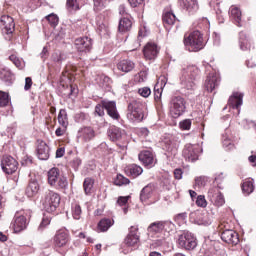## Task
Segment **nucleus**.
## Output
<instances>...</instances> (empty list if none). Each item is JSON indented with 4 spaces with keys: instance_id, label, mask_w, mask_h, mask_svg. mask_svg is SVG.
I'll return each mask as SVG.
<instances>
[{
    "instance_id": "7c9ffc66",
    "label": "nucleus",
    "mask_w": 256,
    "mask_h": 256,
    "mask_svg": "<svg viewBox=\"0 0 256 256\" xmlns=\"http://www.w3.org/2000/svg\"><path fill=\"white\" fill-rule=\"evenodd\" d=\"M117 67L119 71H122L123 73H129L135 69V63H133L131 60H122L118 63Z\"/></svg>"
},
{
    "instance_id": "a19ab883",
    "label": "nucleus",
    "mask_w": 256,
    "mask_h": 256,
    "mask_svg": "<svg viewBox=\"0 0 256 256\" xmlns=\"http://www.w3.org/2000/svg\"><path fill=\"white\" fill-rule=\"evenodd\" d=\"M11 101L9 94L3 91H0V107H7Z\"/></svg>"
},
{
    "instance_id": "393cba45",
    "label": "nucleus",
    "mask_w": 256,
    "mask_h": 256,
    "mask_svg": "<svg viewBox=\"0 0 256 256\" xmlns=\"http://www.w3.org/2000/svg\"><path fill=\"white\" fill-rule=\"evenodd\" d=\"M36 152L40 161H47L49 159V146L44 141L39 142Z\"/></svg>"
},
{
    "instance_id": "8fccbe9b",
    "label": "nucleus",
    "mask_w": 256,
    "mask_h": 256,
    "mask_svg": "<svg viewBox=\"0 0 256 256\" xmlns=\"http://www.w3.org/2000/svg\"><path fill=\"white\" fill-rule=\"evenodd\" d=\"M129 199H131V196H120L117 200V204L120 207H125V205H127V203H129Z\"/></svg>"
},
{
    "instance_id": "b1692460",
    "label": "nucleus",
    "mask_w": 256,
    "mask_h": 256,
    "mask_svg": "<svg viewBox=\"0 0 256 256\" xmlns=\"http://www.w3.org/2000/svg\"><path fill=\"white\" fill-rule=\"evenodd\" d=\"M12 227L15 233H21V231H25V229H27V218H25L23 215L15 216Z\"/></svg>"
},
{
    "instance_id": "e433bc0d",
    "label": "nucleus",
    "mask_w": 256,
    "mask_h": 256,
    "mask_svg": "<svg viewBox=\"0 0 256 256\" xmlns=\"http://www.w3.org/2000/svg\"><path fill=\"white\" fill-rule=\"evenodd\" d=\"M240 49L242 51H247L248 49H251V40L247 38V34L244 32L240 33Z\"/></svg>"
},
{
    "instance_id": "f257e3e1",
    "label": "nucleus",
    "mask_w": 256,
    "mask_h": 256,
    "mask_svg": "<svg viewBox=\"0 0 256 256\" xmlns=\"http://www.w3.org/2000/svg\"><path fill=\"white\" fill-rule=\"evenodd\" d=\"M47 175L48 183L51 187H55V189H67L69 182L67 181V177L61 174L59 168H51Z\"/></svg>"
},
{
    "instance_id": "f8f14e48",
    "label": "nucleus",
    "mask_w": 256,
    "mask_h": 256,
    "mask_svg": "<svg viewBox=\"0 0 256 256\" xmlns=\"http://www.w3.org/2000/svg\"><path fill=\"white\" fill-rule=\"evenodd\" d=\"M166 225H169V222L157 221L151 223L148 228V237H159L163 233V229H165Z\"/></svg>"
},
{
    "instance_id": "6e6d98bb",
    "label": "nucleus",
    "mask_w": 256,
    "mask_h": 256,
    "mask_svg": "<svg viewBox=\"0 0 256 256\" xmlns=\"http://www.w3.org/2000/svg\"><path fill=\"white\" fill-rule=\"evenodd\" d=\"M74 119L77 123H81L83 121H85V119H87V114L80 112L75 114Z\"/></svg>"
},
{
    "instance_id": "412c9836",
    "label": "nucleus",
    "mask_w": 256,
    "mask_h": 256,
    "mask_svg": "<svg viewBox=\"0 0 256 256\" xmlns=\"http://www.w3.org/2000/svg\"><path fill=\"white\" fill-rule=\"evenodd\" d=\"M243 97L244 94L241 92L232 93L228 100V105H230L232 109H237L239 111V109H241V105H243Z\"/></svg>"
},
{
    "instance_id": "864d4df0",
    "label": "nucleus",
    "mask_w": 256,
    "mask_h": 256,
    "mask_svg": "<svg viewBox=\"0 0 256 256\" xmlns=\"http://www.w3.org/2000/svg\"><path fill=\"white\" fill-rule=\"evenodd\" d=\"M180 129H182L183 131H189V129H191V120L186 119L182 122H180Z\"/></svg>"
},
{
    "instance_id": "79ce46f5",
    "label": "nucleus",
    "mask_w": 256,
    "mask_h": 256,
    "mask_svg": "<svg viewBox=\"0 0 256 256\" xmlns=\"http://www.w3.org/2000/svg\"><path fill=\"white\" fill-rule=\"evenodd\" d=\"M114 183L115 185H118L119 187H121V185H129L131 181L128 178H125V176L118 174L116 176Z\"/></svg>"
},
{
    "instance_id": "2f4dec72",
    "label": "nucleus",
    "mask_w": 256,
    "mask_h": 256,
    "mask_svg": "<svg viewBox=\"0 0 256 256\" xmlns=\"http://www.w3.org/2000/svg\"><path fill=\"white\" fill-rule=\"evenodd\" d=\"M219 85V82L217 80V76L211 75L208 76L205 82V89L208 91V93H213L215 87Z\"/></svg>"
},
{
    "instance_id": "aec40b11",
    "label": "nucleus",
    "mask_w": 256,
    "mask_h": 256,
    "mask_svg": "<svg viewBox=\"0 0 256 256\" xmlns=\"http://www.w3.org/2000/svg\"><path fill=\"white\" fill-rule=\"evenodd\" d=\"M143 53H144L145 59H148L151 61L153 59H156L157 55H159V48L155 43H147L143 49Z\"/></svg>"
},
{
    "instance_id": "5701e85b",
    "label": "nucleus",
    "mask_w": 256,
    "mask_h": 256,
    "mask_svg": "<svg viewBox=\"0 0 256 256\" xmlns=\"http://www.w3.org/2000/svg\"><path fill=\"white\" fill-rule=\"evenodd\" d=\"M69 243V235L65 232H58L53 239V245L55 249H61Z\"/></svg>"
},
{
    "instance_id": "338daca9",
    "label": "nucleus",
    "mask_w": 256,
    "mask_h": 256,
    "mask_svg": "<svg viewBox=\"0 0 256 256\" xmlns=\"http://www.w3.org/2000/svg\"><path fill=\"white\" fill-rule=\"evenodd\" d=\"M63 155H65V148H58L56 150V157L61 158Z\"/></svg>"
},
{
    "instance_id": "58836bf2",
    "label": "nucleus",
    "mask_w": 256,
    "mask_h": 256,
    "mask_svg": "<svg viewBox=\"0 0 256 256\" xmlns=\"http://www.w3.org/2000/svg\"><path fill=\"white\" fill-rule=\"evenodd\" d=\"M162 19L164 25H175V21H177V18L175 17V14H173V12L164 13Z\"/></svg>"
},
{
    "instance_id": "ddd939ff",
    "label": "nucleus",
    "mask_w": 256,
    "mask_h": 256,
    "mask_svg": "<svg viewBox=\"0 0 256 256\" xmlns=\"http://www.w3.org/2000/svg\"><path fill=\"white\" fill-rule=\"evenodd\" d=\"M75 49L80 53H87V51H91V47L93 42L89 37L77 38L74 42Z\"/></svg>"
},
{
    "instance_id": "de8ad7c7",
    "label": "nucleus",
    "mask_w": 256,
    "mask_h": 256,
    "mask_svg": "<svg viewBox=\"0 0 256 256\" xmlns=\"http://www.w3.org/2000/svg\"><path fill=\"white\" fill-rule=\"evenodd\" d=\"M10 61H12V63H14V65L18 68V69H22L24 67L23 62H21V60H19V58H17V56L15 55H11L9 57Z\"/></svg>"
},
{
    "instance_id": "4c0bfd02",
    "label": "nucleus",
    "mask_w": 256,
    "mask_h": 256,
    "mask_svg": "<svg viewBox=\"0 0 256 256\" xmlns=\"http://www.w3.org/2000/svg\"><path fill=\"white\" fill-rule=\"evenodd\" d=\"M58 122L61 127L67 129L69 125V119L67 118V111L65 109H61L58 114Z\"/></svg>"
},
{
    "instance_id": "4468645a",
    "label": "nucleus",
    "mask_w": 256,
    "mask_h": 256,
    "mask_svg": "<svg viewBox=\"0 0 256 256\" xmlns=\"http://www.w3.org/2000/svg\"><path fill=\"white\" fill-rule=\"evenodd\" d=\"M102 105H103L104 109L107 111V115H109V117H111V119L118 121V119L121 116L119 115V112L117 111V103L115 101L102 100Z\"/></svg>"
},
{
    "instance_id": "6e6552de",
    "label": "nucleus",
    "mask_w": 256,
    "mask_h": 256,
    "mask_svg": "<svg viewBox=\"0 0 256 256\" xmlns=\"http://www.w3.org/2000/svg\"><path fill=\"white\" fill-rule=\"evenodd\" d=\"M181 141L177 136H167L163 140V149L167 151V153H171L172 155H176L177 149H179V144Z\"/></svg>"
},
{
    "instance_id": "bf43d9fd",
    "label": "nucleus",
    "mask_w": 256,
    "mask_h": 256,
    "mask_svg": "<svg viewBox=\"0 0 256 256\" xmlns=\"http://www.w3.org/2000/svg\"><path fill=\"white\" fill-rule=\"evenodd\" d=\"M32 85H33V80L31 79V77H26L25 86H24L25 91H29V89H31Z\"/></svg>"
},
{
    "instance_id": "c03bdc74",
    "label": "nucleus",
    "mask_w": 256,
    "mask_h": 256,
    "mask_svg": "<svg viewBox=\"0 0 256 256\" xmlns=\"http://www.w3.org/2000/svg\"><path fill=\"white\" fill-rule=\"evenodd\" d=\"M66 7L70 11H79V3L77 0H67Z\"/></svg>"
},
{
    "instance_id": "6ab92c4d",
    "label": "nucleus",
    "mask_w": 256,
    "mask_h": 256,
    "mask_svg": "<svg viewBox=\"0 0 256 256\" xmlns=\"http://www.w3.org/2000/svg\"><path fill=\"white\" fill-rule=\"evenodd\" d=\"M182 155L183 157H185V159H188L189 161H197V159H199V150L197 149V147L188 144L185 146V149H183Z\"/></svg>"
},
{
    "instance_id": "423d86ee",
    "label": "nucleus",
    "mask_w": 256,
    "mask_h": 256,
    "mask_svg": "<svg viewBox=\"0 0 256 256\" xmlns=\"http://www.w3.org/2000/svg\"><path fill=\"white\" fill-rule=\"evenodd\" d=\"M178 245L182 249L191 251L195 249V247H197V238H195V236L192 233L185 232L184 234L179 236Z\"/></svg>"
},
{
    "instance_id": "052dcab7",
    "label": "nucleus",
    "mask_w": 256,
    "mask_h": 256,
    "mask_svg": "<svg viewBox=\"0 0 256 256\" xmlns=\"http://www.w3.org/2000/svg\"><path fill=\"white\" fill-rule=\"evenodd\" d=\"M174 177L175 179H182L183 178V170L181 168H177L174 170Z\"/></svg>"
},
{
    "instance_id": "dca6fc26",
    "label": "nucleus",
    "mask_w": 256,
    "mask_h": 256,
    "mask_svg": "<svg viewBox=\"0 0 256 256\" xmlns=\"http://www.w3.org/2000/svg\"><path fill=\"white\" fill-rule=\"evenodd\" d=\"M138 158H139V161H141V163H143L145 167L155 166V163H156L155 155L153 154V152L149 150H144L140 152L138 155Z\"/></svg>"
},
{
    "instance_id": "1a4fd4ad",
    "label": "nucleus",
    "mask_w": 256,
    "mask_h": 256,
    "mask_svg": "<svg viewBox=\"0 0 256 256\" xmlns=\"http://www.w3.org/2000/svg\"><path fill=\"white\" fill-rule=\"evenodd\" d=\"M1 167L4 173L12 175L19 167V163L12 156H4L1 161Z\"/></svg>"
},
{
    "instance_id": "ea45409f",
    "label": "nucleus",
    "mask_w": 256,
    "mask_h": 256,
    "mask_svg": "<svg viewBox=\"0 0 256 256\" xmlns=\"http://www.w3.org/2000/svg\"><path fill=\"white\" fill-rule=\"evenodd\" d=\"M93 185H95V180H93V178H85L83 187L86 195H91V191H93Z\"/></svg>"
},
{
    "instance_id": "c756f323",
    "label": "nucleus",
    "mask_w": 256,
    "mask_h": 256,
    "mask_svg": "<svg viewBox=\"0 0 256 256\" xmlns=\"http://www.w3.org/2000/svg\"><path fill=\"white\" fill-rule=\"evenodd\" d=\"M126 175H129L130 177H139L141 173H143V168L141 166L136 164H131L125 168Z\"/></svg>"
},
{
    "instance_id": "39448f33",
    "label": "nucleus",
    "mask_w": 256,
    "mask_h": 256,
    "mask_svg": "<svg viewBox=\"0 0 256 256\" xmlns=\"http://www.w3.org/2000/svg\"><path fill=\"white\" fill-rule=\"evenodd\" d=\"M187 110V101L181 96L172 98L170 103V114L174 119H177Z\"/></svg>"
},
{
    "instance_id": "e2e57ef3",
    "label": "nucleus",
    "mask_w": 256,
    "mask_h": 256,
    "mask_svg": "<svg viewBox=\"0 0 256 256\" xmlns=\"http://www.w3.org/2000/svg\"><path fill=\"white\" fill-rule=\"evenodd\" d=\"M195 183L198 185V187H203L205 185V177L196 178Z\"/></svg>"
},
{
    "instance_id": "473e14b6",
    "label": "nucleus",
    "mask_w": 256,
    "mask_h": 256,
    "mask_svg": "<svg viewBox=\"0 0 256 256\" xmlns=\"http://www.w3.org/2000/svg\"><path fill=\"white\" fill-rule=\"evenodd\" d=\"M131 27H133V22L129 18H122L119 21L118 31L120 33H127V31H131Z\"/></svg>"
},
{
    "instance_id": "09e8293b",
    "label": "nucleus",
    "mask_w": 256,
    "mask_h": 256,
    "mask_svg": "<svg viewBox=\"0 0 256 256\" xmlns=\"http://www.w3.org/2000/svg\"><path fill=\"white\" fill-rule=\"evenodd\" d=\"M47 20L52 25V27H56V25L59 23V17H57L55 14L48 15Z\"/></svg>"
},
{
    "instance_id": "cd10ccee",
    "label": "nucleus",
    "mask_w": 256,
    "mask_h": 256,
    "mask_svg": "<svg viewBox=\"0 0 256 256\" xmlns=\"http://www.w3.org/2000/svg\"><path fill=\"white\" fill-rule=\"evenodd\" d=\"M154 192H155V186L151 184L145 186L140 193V201H142V203H145V201L153 197Z\"/></svg>"
},
{
    "instance_id": "f3484780",
    "label": "nucleus",
    "mask_w": 256,
    "mask_h": 256,
    "mask_svg": "<svg viewBox=\"0 0 256 256\" xmlns=\"http://www.w3.org/2000/svg\"><path fill=\"white\" fill-rule=\"evenodd\" d=\"M139 229L135 226H131L128 235L124 239V244L127 247H136L139 243V235H137Z\"/></svg>"
},
{
    "instance_id": "4d7b16f0",
    "label": "nucleus",
    "mask_w": 256,
    "mask_h": 256,
    "mask_svg": "<svg viewBox=\"0 0 256 256\" xmlns=\"http://www.w3.org/2000/svg\"><path fill=\"white\" fill-rule=\"evenodd\" d=\"M51 223V218L50 217H44L39 225V229L43 230Z\"/></svg>"
},
{
    "instance_id": "a211bd4d",
    "label": "nucleus",
    "mask_w": 256,
    "mask_h": 256,
    "mask_svg": "<svg viewBox=\"0 0 256 256\" xmlns=\"http://www.w3.org/2000/svg\"><path fill=\"white\" fill-rule=\"evenodd\" d=\"M108 137L111 141H123L127 137L125 130L112 126L108 130Z\"/></svg>"
},
{
    "instance_id": "c9c22d12",
    "label": "nucleus",
    "mask_w": 256,
    "mask_h": 256,
    "mask_svg": "<svg viewBox=\"0 0 256 256\" xmlns=\"http://www.w3.org/2000/svg\"><path fill=\"white\" fill-rule=\"evenodd\" d=\"M242 191L245 195H251L255 191V185L253 179L245 180L242 184Z\"/></svg>"
},
{
    "instance_id": "9b49d317",
    "label": "nucleus",
    "mask_w": 256,
    "mask_h": 256,
    "mask_svg": "<svg viewBox=\"0 0 256 256\" xmlns=\"http://www.w3.org/2000/svg\"><path fill=\"white\" fill-rule=\"evenodd\" d=\"M208 199L213 203V205H216V207H223V205H225V197H223V194L217 187L209 189Z\"/></svg>"
},
{
    "instance_id": "0e129e2a",
    "label": "nucleus",
    "mask_w": 256,
    "mask_h": 256,
    "mask_svg": "<svg viewBox=\"0 0 256 256\" xmlns=\"http://www.w3.org/2000/svg\"><path fill=\"white\" fill-rule=\"evenodd\" d=\"M187 219V212L180 213L176 216V221H185Z\"/></svg>"
},
{
    "instance_id": "5fc2aeb1",
    "label": "nucleus",
    "mask_w": 256,
    "mask_h": 256,
    "mask_svg": "<svg viewBox=\"0 0 256 256\" xmlns=\"http://www.w3.org/2000/svg\"><path fill=\"white\" fill-rule=\"evenodd\" d=\"M138 93H139V95H141V97L147 98V97H149V95H151V88H149V87L140 88L138 90Z\"/></svg>"
},
{
    "instance_id": "13d9d810",
    "label": "nucleus",
    "mask_w": 256,
    "mask_h": 256,
    "mask_svg": "<svg viewBox=\"0 0 256 256\" xmlns=\"http://www.w3.org/2000/svg\"><path fill=\"white\" fill-rule=\"evenodd\" d=\"M71 167H73V169H79V166L81 165V159L79 158H74L71 162H70Z\"/></svg>"
},
{
    "instance_id": "20e7f679",
    "label": "nucleus",
    "mask_w": 256,
    "mask_h": 256,
    "mask_svg": "<svg viewBox=\"0 0 256 256\" xmlns=\"http://www.w3.org/2000/svg\"><path fill=\"white\" fill-rule=\"evenodd\" d=\"M199 77V68L197 66H188L183 68V81L186 89H194L197 85V78Z\"/></svg>"
},
{
    "instance_id": "2eb2a0df",
    "label": "nucleus",
    "mask_w": 256,
    "mask_h": 256,
    "mask_svg": "<svg viewBox=\"0 0 256 256\" xmlns=\"http://www.w3.org/2000/svg\"><path fill=\"white\" fill-rule=\"evenodd\" d=\"M221 239L224 243L228 245H238L239 244V234L235 230L226 229L221 233Z\"/></svg>"
},
{
    "instance_id": "680f3d73",
    "label": "nucleus",
    "mask_w": 256,
    "mask_h": 256,
    "mask_svg": "<svg viewBox=\"0 0 256 256\" xmlns=\"http://www.w3.org/2000/svg\"><path fill=\"white\" fill-rule=\"evenodd\" d=\"M143 1L145 0H128L131 7H139V5H143Z\"/></svg>"
},
{
    "instance_id": "9d476101",
    "label": "nucleus",
    "mask_w": 256,
    "mask_h": 256,
    "mask_svg": "<svg viewBox=\"0 0 256 256\" xmlns=\"http://www.w3.org/2000/svg\"><path fill=\"white\" fill-rule=\"evenodd\" d=\"M0 27L2 33L5 35H11L15 31V20L9 15H3L0 18Z\"/></svg>"
},
{
    "instance_id": "69168bd1",
    "label": "nucleus",
    "mask_w": 256,
    "mask_h": 256,
    "mask_svg": "<svg viewBox=\"0 0 256 256\" xmlns=\"http://www.w3.org/2000/svg\"><path fill=\"white\" fill-rule=\"evenodd\" d=\"M139 134L142 136V137H148L149 136V129L147 128H141L139 130Z\"/></svg>"
},
{
    "instance_id": "a18cd8bd",
    "label": "nucleus",
    "mask_w": 256,
    "mask_h": 256,
    "mask_svg": "<svg viewBox=\"0 0 256 256\" xmlns=\"http://www.w3.org/2000/svg\"><path fill=\"white\" fill-rule=\"evenodd\" d=\"M95 115H98V117H103V115H105V106H103V101L96 105Z\"/></svg>"
},
{
    "instance_id": "f03ea898",
    "label": "nucleus",
    "mask_w": 256,
    "mask_h": 256,
    "mask_svg": "<svg viewBox=\"0 0 256 256\" xmlns=\"http://www.w3.org/2000/svg\"><path fill=\"white\" fill-rule=\"evenodd\" d=\"M184 45L191 52L201 51L205 44L203 43V34L199 31H194L184 37Z\"/></svg>"
},
{
    "instance_id": "603ef678",
    "label": "nucleus",
    "mask_w": 256,
    "mask_h": 256,
    "mask_svg": "<svg viewBox=\"0 0 256 256\" xmlns=\"http://www.w3.org/2000/svg\"><path fill=\"white\" fill-rule=\"evenodd\" d=\"M196 205L198 207H207V200L205 199V196L199 195L196 200Z\"/></svg>"
},
{
    "instance_id": "774afa93",
    "label": "nucleus",
    "mask_w": 256,
    "mask_h": 256,
    "mask_svg": "<svg viewBox=\"0 0 256 256\" xmlns=\"http://www.w3.org/2000/svg\"><path fill=\"white\" fill-rule=\"evenodd\" d=\"M248 161L252 164V167H256V155L249 156Z\"/></svg>"
},
{
    "instance_id": "7ed1b4c3",
    "label": "nucleus",
    "mask_w": 256,
    "mask_h": 256,
    "mask_svg": "<svg viewBox=\"0 0 256 256\" xmlns=\"http://www.w3.org/2000/svg\"><path fill=\"white\" fill-rule=\"evenodd\" d=\"M60 203L61 196L57 192L53 190L45 191L42 205L47 213H53L57 211V207H59Z\"/></svg>"
},
{
    "instance_id": "72a5a7b5",
    "label": "nucleus",
    "mask_w": 256,
    "mask_h": 256,
    "mask_svg": "<svg viewBox=\"0 0 256 256\" xmlns=\"http://www.w3.org/2000/svg\"><path fill=\"white\" fill-rule=\"evenodd\" d=\"M180 6L186 9L187 11H196L199 9L197 5V0H179Z\"/></svg>"
},
{
    "instance_id": "0eeeda50",
    "label": "nucleus",
    "mask_w": 256,
    "mask_h": 256,
    "mask_svg": "<svg viewBox=\"0 0 256 256\" xmlns=\"http://www.w3.org/2000/svg\"><path fill=\"white\" fill-rule=\"evenodd\" d=\"M143 109H141V103L132 101L128 105L127 118L130 121H143Z\"/></svg>"
},
{
    "instance_id": "f704fd0d",
    "label": "nucleus",
    "mask_w": 256,
    "mask_h": 256,
    "mask_svg": "<svg viewBox=\"0 0 256 256\" xmlns=\"http://www.w3.org/2000/svg\"><path fill=\"white\" fill-rule=\"evenodd\" d=\"M241 16V10L238 7L232 6L230 8V17L235 21L238 27H241Z\"/></svg>"
},
{
    "instance_id": "bb28decb",
    "label": "nucleus",
    "mask_w": 256,
    "mask_h": 256,
    "mask_svg": "<svg viewBox=\"0 0 256 256\" xmlns=\"http://www.w3.org/2000/svg\"><path fill=\"white\" fill-rule=\"evenodd\" d=\"M79 137L87 143L95 139V130L92 127H84L79 130Z\"/></svg>"
},
{
    "instance_id": "37998d69",
    "label": "nucleus",
    "mask_w": 256,
    "mask_h": 256,
    "mask_svg": "<svg viewBox=\"0 0 256 256\" xmlns=\"http://www.w3.org/2000/svg\"><path fill=\"white\" fill-rule=\"evenodd\" d=\"M52 59L56 63H63V61H65V59H67V55H65V53H62V52H55L52 55Z\"/></svg>"
},
{
    "instance_id": "a878e982",
    "label": "nucleus",
    "mask_w": 256,
    "mask_h": 256,
    "mask_svg": "<svg viewBox=\"0 0 256 256\" xmlns=\"http://www.w3.org/2000/svg\"><path fill=\"white\" fill-rule=\"evenodd\" d=\"M39 189H41L39 181H37L35 178H31L28 183V186L26 187L27 197H35V195L39 193Z\"/></svg>"
},
{
    "instance_id": "c85d7f7f",
    "label": "nucleus",
    "mask_w": 256,
    "mask_h": 256,
    "mask_svg": "<svg viewBox=\"0 0 256 256\" xmlns=\"http://www.w3.org/2000/svg\"><path fill=\"white\" fill-rule=\"evenodd\" d=\"M115 221L111 218H103L99 221L97 228L101 233H105V231H109L111 227H113Z\"/></svg>"
},
{
    "instance_id": "49530a36",
    "label": "nucleus",
    "mask_w": 256,
    "mask_h": 256,
    "mask_svg": "<svg viewBox=\"0 0 256 256\" xmlns=\"http://www.w3.org/2000/svg\"><path fill=\"white\" fill-rule=\"evenodd\" d=\"M72 215L74 219H81V206L76 204L72 208Z\"/></svg>"
},
{
    "instance_id": "4be33fe9",
    "label": "nucleus",
    "mask_w": 256,
    "mask_h": 256,
    "mask_svg": "<svg viewBox=\"0 0 256 256\" xmlns=\"http://www.w3.org/2000/svg\"><path fill=\"white\" fill-rule=\"evenodd\" d=\"M167 81L165 77L159 78V81L154 87V100L157 105H161V97L163 95V87H165Z\"/></svg>"
},
{
    "instance_id": "3c124183",
    "label": "nucleus",
    "mask_w": 256,
    "mask_h": 256,
    "mask_svg": "<svg viewBox=\"0 0 256 256\" xmlns=\"http://www.w3.org/2000/svg\"><path fill=\"white\" fill-rule=\"evenodd\" d=\"M109 83H111V79L107 76H103L100 78V87H103V89H108Z\"/></svg>"
}]
</instances>
